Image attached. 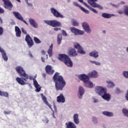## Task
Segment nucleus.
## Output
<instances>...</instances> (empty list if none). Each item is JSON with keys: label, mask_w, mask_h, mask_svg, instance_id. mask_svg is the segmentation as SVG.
I'll use <instances>...</instances> for the list:
<instances>
[{"label": "nucleus", "mask_w": 128, "mask_h": 128, "mask_svg": "<svg viewBox=\"0 0 128 128\" xmlns=\"http://www.w3.org/2000/svg\"><path fill=\"white\" fill-rule=\"evenodd\" d=\"M16 70L18 74L20 76L16 78V82L21 84V86H24L28 84V76L26 73V71L24 70V68L20 66H18L16 68Z\"/></svg>", "instance_id": "f257e3e1"}, {"label": "nucleus", "mask_w": 128, "mask_h": 128, "mask_svg": "<svg viewBox=\"0 0 128 128\" xmlns=\"http://www.w3.org/2000/svg\"><path fill=\"white\" fill-rule=\"evenodd\" d=\"M53 80L55 82V88L56 90H62L66 86V83L62 76L60 75V73L56 72L53 76Z\"/></svg>", "instance_id": "f03ea898"}, {"label": "nucleus", "mask_w": 128, "mask_h": 128, "mask_svg": "<svg viewBox=\"0 0 128 128\" xmlns=\"http://www.w3.org/2000/svg\"><path fill=\"white\" fill-rule=\"evenodd\" d=\"M58 60L61 62H63L68 66L72 68V62L70 58H68V55L66 54H60L58 56Z\"/></svg>", "instance_id": "7ed1b4c3"}, {"label": "nucleus", "mask_w": 128, "mask_h": 128, "mask_svg": "<svg viewBox=\"0 0 128 128\" xmlns=\"http://www.w3.org/2000/svg\"><path fill=\"white\" fill-rule=\"evenodd\" d=\"M45 24H46L52 28H58L62 26V23L56 20H44Z\"/></svg>", "instance_id": "20e7f679"}, {"label": "nucleus", "mask_w": 128, "mask_h": 128, "mask_svg": "<svg viewBox=\"0 0 128 128\" xmlns=\"http://www.w3.org/2000/svg\"><path fill=\"white\" fill-rule=\"evenodd\" d=\"M96 92L99 95L102 96L104 94L108 92V89L100 86H97L96 88Z\"/></svg>", "instance_id": "39448f33"}, {"label": "nucleus", "mask_w": 128, "mask_h": 128, "mask_svg": "<svg viewBox=\"0 0 128 128\" xmlns=\"http://www.w3.org/2000/svg\"><path fill=\"white\" fill-rule=\"evenodd\" d=\"M87 0L89 4H90V6H92V8H98L100 10H104V8L102 6L96 2H98V0Z\"/></svg>", "instance_id": "423d86ee"}, {"label": "nucleus", "mask_w": 128, "mask_h": 128, "mask_svg": "<svg viewBox=\"0 0 128 128\" xmlns=\"http://www.w3.org/2000/svg\"><path fill=\"white\" fill-rule=\"evenodd\" d=\"M25 40L26 42H27V44L28 46V48H32L34 44V40H32V38L30 34H28L26 35L25 38Z\"/></svg>", "instance_id": "0eeeda50"}, {"label": "nucleus", "mask_w": 128, "mask_h": 128, "mask_svg": "<svg viewBox=\"0 0 128 128\" xmlns=\"http://www.w3.org/2000/svg\"><path fill=\"white\" fill-rule=\"evenodd\" d=\"M50 12L52 14L55 16V18H64V16L58 10H56L54 8H50Z\"/></svg>", "instance_id": "6e6552de"}, {"label": "nucleus", "mask_w": 128, "mask_h": 128, "mask_svg": "<svg viewBox=\"0 0 128 128\" xmlns=\"http://www.w3.org/2000/svg\"><path fill=\"white\" fill-rule=\"evenodd\" d=\"M12 14L14 16L15 18H17V20H21V22H24V24H26V26L28 24V22H26V21L24 20L22 16V14H20V12H13Z\"/></svg>", "instance_id": "1a4fd4ad"}, {"label": "nucleus", "mask_w": 128, "mask_h": 128, "mask_svg": "<svg viewBox=\"0 0 128 128\" xmlns=\"http://www.w3.org/2000/svg\"><path fill=\"white\" fill-rule=\"evenodd\" d=\"M74 48L78 50V52L80 54H85L86 52L84 50L80 44L76 42L74 44Z\"/></svg>", "instance_id": "9d476101"}, {"label": "nucleus", "mask_w": 128, "mask_h": 128, "mask_svg": "<svg viewBox=\"0 0 128 128\" xmlns=\"http://www.w3.org/2000/svg\"><path fill=\"white\" fill-rule=\"evenodd\" d=\"M78 78L79 80H82V82H84V84H85L86 82L90 80L88 75V76L85 74H81L78 76Z\"/></svg>", "instance_id": "9b49d317"}, {"label": "nucleus", "mask_w": 128, "mask_h": 128, "mask_svg": "<svg viewBox=\"0 0 128 128\" xmlns=\"http://www.w3.org/2000/svg\"><path fill=\"white\" fill-rule=\"evenodd\" d=\"M4 2V6L5 8H7L9 10H11L12 8V4L10 2V1L9 0H2Z\"/></svg>", "instance_id": "f8f14e48"}, {"label": "nucleus", "mask_w": 128, "mask_h": 128, "mask_svg": "<svg viewBox=\"0 0 128 128\" xmlns=\"http://www.w3.org/2000/svg\"><path fill=\"white\" fill-rule=\"evenodd\" d=\"M70 30L72 32H73L76 36H78L80 34H84V31H82L74 27H72L70 28Z\"/></svg>", "instance_id": "ddd939ff"}, {"label": "nucleus", "mask_w": 128, "mask_h": 128, "mask_svg": "<svg viewBox=\"0 0 128 128\" xmlns=\"http://www.w3.org/2000/svg\"><path fill=\"white\" fill-rule=\"evenodd\" d=\"M45 70L47 74H54V70H52V67L49 65H47L46 66Z\"/></svg>", "instance_id": "4468645a"}, {"label": "nucleus", "mask_w": 128, "mask_h": 128, "mask_svg": "<svg viewBox=\"0 0 128 128\" xmlns=\"http://www.w3.org/2000/svg\"><path fill=\"white\" fill-rule=\"evenodd\" d=\"M57 102H60V104H64L66 102V98L64 96V94H60L59 96H57L56 98Z\"/></svg>", "instance_id": "2eb2a0df"}, {"label": "nucleus", "mask_w": 128, "mask_h": 128, "mask_svg": "<svg viewBox=\"0 0 128 128\" xmlns=\"http://www.w3.org/2000/svg\"><path fill=\"white\" fill-rule=\"evenodd\" d=\"M40 96L42 97V100L44 102V104H46V106H48V108H50L52 110V104H48V102L46 97V96H44V94H40Z\"/></svg>", "instance_id": "dca6fc26"}, {"label": "nucleus", "mask_w": 128, "mask_h": 128, "mask_svg": "<svg viewBox=\"0 0 128 128\" xmlns=\"http://www.w3.org/2000/svg\"><path fill=\"white\" fill-rule=\"evenodd\" d=\"M82 26L84 30H85V32H88V34H90V26L88 25V22H84L82 24Z\"/></svg>", "instance_id": "f3484780"}, {"label": "nucleus", "mask_w": 128, "mask_h": 128, "mask_svg": "<svg viewBox=\"0 0 128 128\" xmlns=\"http://www.w3.org/2000/svg\"><path fill=\"white\" fill-rule=\"evenodd\" d=\"M68 54L70 56H78V52H76V50L74 48H70L68 52Z\"/></svg>", "instance_id": "a211bd4d"}, {"label": "nucleus", "mask_w": 128, "mask_h": 128, "mask_svg": "<svg viewBox=\"0 0 128 128\" xmlns=\"http://www.w3.org/2000/svg\"><path fill=\"white\" fill-rule=\"evenodd\" d=\"M73 5L74 6H77L78 8H80L81 10H82V12H84L86 14H90V12H88V10H86L84 8V7L80 6V5H78V2H73Z\"/></svg>", "instance_id": "6ab92c4d"}, {"label": "nucleus", "mask_w": 128, "mask_h": 128, "mask_svg": "<svg viewBox=\"0 0 128 128\" xmlns=\"http://www.w3.org/2000/svg\"><path fill=\"white\" fill-rule=\"evenodd\" d=\"M0 52H1L2 54V56L3 59L5 60V62H7V60H8V56L6 55V51L2 48L0 46Z\"/></svg>", "instance_id": "aec40b11"}, {"label": "nucleus", "mask_w": 128, "mask_h": 128, "mask_svg": "<svg viewBox=\"0 0 128 128\" xmlns=\"http://www.w3.org/2000/svg\"><path fill=\"white\" fill-rule=\"evenodd\" d=\"M98 72H96V70L92 71L88 74V76L92 78H98Z\"/></svg>", "instance_id": "412c9836"}, {"label": "nucleus", "mask_w": 128, "mask_h": 128, "mask_svg": "<svg viewBox=\"0 0 128 128\" xmlns=\"http://www.w3.org/2000/svg\"><path fill=\"white\" fill-rule=\"evenodd\" d=\"M103 100H106L107 102H110V98H112V97L110 94H108L106 92L104 93L102 96H101Z\"/></svg>", "instance_id": "4be33fe9"}, {"label": "nucleus", "mask_w": 128, "mask_h": 128, "mask_svg": "<svg viewBox=\"0 0 128 128\" xmlns=\"http://www.w3.org/2000/svg\"><path fill=\"white\" fill-rule=\"evenodd\" d=\"M15 32H16V36L17 38H20L22 36V31L20 28L18 26H15Z\"/></svg>", "instance_id": "5701e85b"}, {"label": "nucleus", "mask_w": 128, "mask_h": 128, "mask_svg": "<svg viewBox=\"0 0 128 128\" xmlns=\"http://www.w3.org/2000/svg\"><path fill=\"white\" fill-rule=\"evenodd\" d=\"M73 120L76 124H80V119L78 118V114H74L73 116Z\"/></svg>", "instance_id": "b1692460"}, {"label": "nucleus", "mask_w": 128, "mask_h": 128, "mask_svg": "<svg viewBox=\"0 0 128 128\" xmlns=\"http://www.w3.org/2000/svg\"><path fill=\"white\" fill-rule=\"evenodd\" d=\"M66 128H76V126L74 123L69 122L66 123Z\"/></svg>", "instance_id": "393cba45"}, {"label": "nucleus", "mask_w": 128, "mask_h": 128, "mask_svg": "<svg viewBox=\"0 0 128 128\" xmlns=\"http://www.w3.org/2000/svg\"><path fill=\"white\" fill-rule=\"evenodd\" d=\"M29 22H30V26H33V28H37L38 26V23H36V20H34L32 18H30Z\"/></svg>", "instance_id": "a878e982"}, {"label": "nucleus", "mask_w": 128, "mask_h": 128, "mask_svg": "<svg viewBox=\"0 0 128 128\" xmlns=\"http://www.w3.org/2000/svg\"><path fill=\"white\" fill-rule=\"evenodd\" d=\"M84 6H86V8H88L90 9L92 12H94V14H98V10H96V9L92 8V6H90L88 4H87L86 3L84 2Z\"/></svg>", "instance_id": "bb28decb"}, {"label": "nucleus", "mask_w": 128, "mask_h": 128, "mask_svg": "<svg viewBox=\"0 0 128 128\" xmlns=\"http://www.w3.org/2000/svg\"><path fill=\"white\" fill-rule=\"evenodd\" d=\"M54 46V44H51V45L49 47V48L48 50V54L50 56V58H52V48Z\"/></svg>", "instance_id": "cd10ccee"}, {"label": "nucleus", "mask_w": 128, "mask_h": 128, "mask_svg": "<svg viewBox=\"0 0 128 128\" xmlns=\"http://www.w3.org/2000/svg\"><path fill=\"white\" fill-rule=\"evenodd\" d=\"M114 14H108V13H102V16L104 18H110L112 16H114Z\"/></svg>", "instance_id": "c85d7f7f"}, {"label": "nucleus", "mask_w": 128, "mask_h": 128, "mask_svg": "<svg viewBox=\"0 0 128 128\" xmlns=\"http://www.w3.org/2000/svg\"><path fill=\"white\" fill-rule=\"evenodd\" d=\"M78 92L80 94V96L79 98H82V96H84V88L82 86L79 87Z\"/></svg>", "instance_id": "c756f323"}, {"label": "nucleus", "mask_w": 128, "mask_h": 128, "mask_svg": "<svg viewBox=\"0 0 128 128\" xmlns=\"http://www.w3.org/2000/svg\"><path fill=\"white\" fill-rule=\"evenodd\" d=\"M90 56H92L93 58H98V52L93 51L90 54Z\"/></svg>", "instance_id": "7c9ffc66"}, {"label": "nucleus", "mask_w": 128, "mask_h": 128, "mask_svg": "<svg viewBox=\"0 0 128 128\" xmlns=\"http://www.w3.org/2000/svg\"><path fill=\"white\" fill-rule=\"evenodd\" d=\"M84 84L87 88H94V84L92 83V82H90V80H88V81L86 82Z\"/></svg>", "instance_id": "2f4dec72"}, {"label": "nucleus", "mask_w": 128, "mask_h": 128, "mask_svg": "<svg viewBox=\"0 0 128 128\" xmlns=\"http://www.w3.org/2000/svg\"><path fill=\"white\" fill-rule=\"evenodd\" d=\"M62 34H59L57 36V42L58 44H60L62 43Z\"/></svg>", "instance_id": "473e14b6"}, {"label": "nucleus", "mask_w": 128, "mask_h": 128, "mask_svg": "<svg viewBox=\"0 0 128 128\" xmlns=\"http://www.w3.org/2000/svg\"><path fill=\"white\" fill-rule=\"evenodd\" d=\"M0 96H4L5 98H8V93L6 92L2 91L0 90Z\"/></svg>", "instance_id": "72a5a7b5"}, {"label": "nucleus", "mask_w": 128, "mask_h": 128, "mask_svg": "<svg viewBox=\"0 0 128 128\" xmlns=\"http://www.w3.org/2000/svg\"><path fill=\"white\" fill-rule=\"evenodd\" d=\"M102 114L106 116H114V114L112 112L104 111L102 112Z\"/></svg>", "instance_id": "f704fd0d"}, {"label": "nucleus", "mask_w": 128, "mask_h": 128, "mask_svg": "<svg viewBox=\"0 0 128 128\" xmlns=\"http://www.w3.org/2000/svg\"><path fill=\"white\" fill-rule=\"evenodd\" d=\"M108 88H114V83L112 81H107Z\"/></svg>", "instance_id": "c9c22d12"}, {"label": "nucleus", "mask_w": 128, "mask_h": 128, "mask_svg": "<svg viewBox=\"0 0 128 128\" xmlns=\"http://www.w3.org/2000/svg\"><path fill=\"white\" fill-rule=\"evenodd\" d=\"M122 112L125 116L128 118V110L127 109L124 108L122 110Z\"/></svg>", "instance_id": "e433bc0d"}, {"label": "nucleus", "mask_w": 128, "mask_h": 128, "mask_svg": "<svg viewBox=\"0 0 128 128\" xmlns=\"http://www.w3.org/2000/svg\"><path fill=\"white\" fill-rule=\"evenodd\" d=\"M34 40L36 44H40V42H42V41L37 37H34Z\"/></svg>", "instance_id": "4c0bfd02"}, {"label": "nucleus", "mask_w": 128, "mask_h": 128, "mask_svg": "<svg viewBox=\"0 0 128 128\" xmlns=\"http://www.w3.org/2000/svg\"><path fill=\"white\" fill-rule=\"evenodd\" d=\"M4 10L2 9V8L0 7V14H4ZM0 24H2V19L0 16Z\"/></svg>", "instance_id": "58836bf2"}, {"label": "nucleus", "mask_w": 128, "mask_h": 128, "mask_svg": "<svg viewBox=\"0 0 128 128\" xmlns=\"http://www.w3.org/2000/svg\"><path fill=\"white\" fill-rule=\"evenodd\" d=\"M72 24L74 26H78V21L73 20H72Z\"/></svg>", "instance_id": "ea45409f"}, {"label": "nucleus", "mask_w": 128, "mask_h": 128, "mask_svg": "<svg viewBox=\"0 0 128 128\" xmlns=\"http://www.w3.org/2000/svg\"><path fill=\"white\" fill-rule=\"evenodd\" d=\"M90 62L92 64H94L96 66H100V62H98L96 61H92V60H90Z\"/></svg>", "instance_id": "a19ab883"}, {"label": "nucleus", "mask_w": 128, "mask_h": 128, "mask_svg": "<svg viewBox=\"0 0 128 128\" xmlns=\"http://www.w3.org/2000/svg\"><path fill=\"white\" fill-rule=\"evenodd\" d=\"M123 76L126 78H128V72L124 71L123 72Z\"/></svg>", "instance_id": "79ce46f5"}, {"label": "nucleus", "mask_w": 128, "mask_h": 128, "mask_svg": "<svg viewBox=\"0 0 128 128\" xmlns=\"http://www.w3.org/2000/svg\"><path fill=\"white\" fill-rule=\"evenodd\" d=\"M35 88H36V92H40V85L35 86Z\"/></svg>", "instance_id": "37998d69"}, {"label": "nucleus", "mask_w": 128, "mask_h": 128, "mask_svg": "<svg viewBox=\"0 0 128 128\" xmlns=\"http://www.w3.org/2000/svg\"><path fill=\"white\" fill-rule=\"evenodd\" d=\"M62 32L64 36H68V33L64 30H62Z\"/></svg>", "instance_id": "c03bdc74"}, {"label": "nucleus", "mask_w": 128, "mask_h": 128, "mask_svg": "<svg viewBox=\"0 0 128 128\" xmlns=\"http://www.w3.org/2000/svg\"><path fill=\"white\" fill-rule=\"evenodd\" d=\"M92 122H94V124H98V118L96 117H93Z\"/></svg>", "instance_id": "a18cd8bd"}, {"label": "nucleus", "mask_w": 128, "mask_h": 128, "mask_svg": "<svg viewBox=\"0 0 128 128\" xmlns=\"http://www.w3.org/2000/svg\"><path fill=\"white\" fill-rule=\"evenodd\" d=\"M34 86H40V84H38V81H36V79H34Z\"/></svg>", "instance_id": "49530a36"}, {"label": "nucleus", "mask_w": 128, "mask_h": 128, "mask_svg": "<svg viewBox=\"0 0 128 128\" xmlns=\"http://www.w3.org/2000/svg\"><path fill=\"white\" fill-rule=\"evenodd\" d=\"M4 114H12V111L9 110L8 112L6 110H5L4 112Z\"/></svg>", "instance_id": "de8ad7c7"}, {"label": "nucleus", "mask_w": 128, "mask_h": 128, "mask_svg": "<svg viewBox=\"0 0 128 128\" xmlns=\"http://www.w3.org/2000/svg\"><path fill=\"white\" fill-rule=\"evenodd\" d=\"M4 34V28L0 26V36H2Z\"/></svg>", "instance_id": "09e8293b"}, {"label": "nucleus", "mask_w": 128, "mask_h": 128, "mask_svg": "<svg viewBox=\"0 0 128 128\" xmlns=\"http://www.w3.org/2000/svg\"><path fill=\"white\" fill-rule=\"evenodd\" d=\"M116 94H120V92H122V91H120V88H116Z\"/></svg>", "instance_id": "8fccbe9b"}, {"label": "nucleus", "mask_w": 128, "mask_h": 128, "mask_svg": "<svg viewBox=\"0 0 128 128\" xmlns=\"http://www.w3.org/2000/svg\"><path fill=\"white\" fill-rule=\"evenodd\" d=\"M21 30H22V32H23V34H28L26 32V30H24V28H22Z\"/></svg>", "instance_id": "3c124183"}, {"label": "nucleus", "mask_w": 128, "mask_h": 128, "mask_svg": "<svg viewBox=\"0 0 128 128\" xmlns=\"http://www.w3.org/2000/svg\"><path fill=\"white\" fill-rule=\"evenodd\" d=\"M125 98L126 100L128 101V90L126 91V94L125 95Z\"/></svg>", "instance_id": "603ef678"}, {"label": "nucleus", "mask_w": 128, "mask_h": 128, "mask_svg": "<svg viewBox=\"0 0 128 128\" xmlns=\"http://www.w3.org/2000/svg\"><path fill=\"white\" fill-rule=\"evenodd\" d=\"M60 28H54V30L55 32H58V30H60Z\"/></svg>", "instance_id": "864d4df0"}, {"label": "nucleus", "mask_w": 128, "mask_h": 128, "mask_svg": "<svg viewBox=\"0 0 128 128\" xmlns=\"http://www.w3.org/2000/svg\"><path fill=\"white\" fill-rule=\"evenodd\" d=\"M44 122H46V124H48V122H50L48 120V118H45L44 120Z\"/></svg>", "instance_id": "5fc2aeb1"}, {"label": "nucleus", "mask_w": 128, "mask_h": 128, "mask_svg": "<svg viewBox=\"0 0 128 128\" xmlns=\"http://www.w3.org/2000/svg\"><path fill=\"white\" fill-rule=\"evenodd\" d=\"M118 14H124V11L122 10H118Z\"/></svg>", "instance_id": "6e6d98bb"}, {"label": "nucleus", "mask_w": 128, "mask_h": 128, "mask_svg": "<svg viewBox=\"0 0 128 128\" xmlns=\"http://www.w3.org/2000/svg\"><path fill=\"white\" fill-rule=\"evenodd\" d=\"M26 4H28V6L32 7V4L28 3V2H27Z\"/></svg>", "instance_id": "4d7b16f0"}, {"label": "nucleus", "mask_w": 128, "mask_h": 128, "mask_svg": "<svg viewBox=\"0 0 128 128\" xmlns=\"http://www.w3.org/2000/svg\"><path fill=\"white\" fill-rule=\"evenodd\" d=\"M41 60H42V62H44V61L46 60V59H44V58H41Z\"/></svg>", "instance_id": "13d9d810"}, {"label": "nucleus", "mask_w": 128, "mask_h": 128, "mask_svg": "<svg viewBox=\"0 0 128 128\" xmlns=\"http://www.w3.org/2000/svg\"><path fill=\"white\" fill-rule=\"evenodd\" d=\"M29 79L30 80H34V77H32V76H29Z\"/></svg>", "instance_id": "bf43d9fd"}, {"label": "nucleus", "mask_w": 128, "mask_h": 128, "mask_svg": "<svg viewBox=\"0 0 128 128\" xmlns=\"http://www.w3.org/2000/svg\"><path fill=\"white\" fill-rule=\"evenodd\" d=\"M78 2H81L82 4L84 3V0H78Z\"/></svg>", "instance_id": "052dcab7"}, {"label": "nucleus", "mask_w": 128, "mask_h": 128, "mask_svg": "<svg viewBox=\"0 0 128 128\" xmlns=\"http://www.w3.org/2000/svg\"><path fill=\"white\" fill-rule=\"evenodd\" d=\"M94 102H98V100L96 98H94Z\"/></svg>", "instance_id": "680f3d73"}, {"label": "nucleus", "mask_w": 128, "mask_h": 128, "mask_svg": "<svg viewBox=\"0 0 128 128\" xmlns=\"http://www.w3.org/2000/svg\"><path fill=\"white\" fill-rule=\"evenodd\" d=\"M42 54H46V52L43 50L42 51Z\"/></svg>", "instance_id": "e2e57ef3"}, {"label": "nucleus", "mask_w": 128, "mask_h": 128, "mask_svg": "<svg viewBox=\"0 0 128 128\" xmlns=\"http://www.w3.org/2000/svg\"><path fill=\"white\" fill-rule=\"evenodd\" d=\"M42 76H44V78H46V74L43 73V74H42Z\"/></svg>", "instance_id": "0e129e2a"}, {"label": "nucleus", "mask_w": 128, "mask_h": 128, "mask_svg": "<svg viewBox=\"0 0 128 128\" xmlns=\"http://www.w3.org/2000/svg\"><path fill=\"white\" fill-rule=\"evenodd\" d=\"M126 3L124 2H121V4H124Z\"/></svg>", "instance_id": "69168bd1"}, {"label": "nucleus", "mask_w": 128, "mask_h": 128, "mask_svg": "<svg viewBox=\"0 0 128 128\" xmlns=\"http://www.w3.org/2000/svg\"><path fill=\"white\" fill-rule=\"evenodd\" d=\"M54 108H55V111H56V105H54Z\"/></svg>", "instance_id": "338daca9"}, {"label": "nucleus", "mask_w": 128, "mask_h": 128, "mask_svg": "<svg viewBox=\"0 0 128 128\" xmlns=\"http://www.w3.org/2000/svg\"><path fill=\"white\" fill-rule=\"evenodd\" d=\"M126 52H128V47L126 49Z\"/></svg>", "instance_id": "774afa93"}]
</instances>
